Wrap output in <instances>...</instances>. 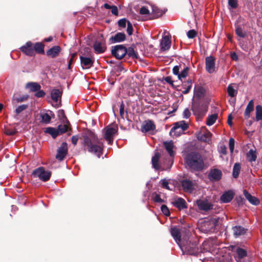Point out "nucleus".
<instances>
[{"mask_svg": "<svg viewBox=\"0 0 262 262\" xmlns=\"http://www.w3.org/2000/svg\"><path fill=\"white\" fill-rule=\"evenodd\" d=\"M222 177V172L221 170L214 168L210 170L208 174V179L213 182L220 180Z\"/></svg>", "mask_w": 262, "mask_h": 262, "instance_id": "1a4fd4ad", "label": "nucleus"}, {"mask_svg": "<svg viewBox=\"0 0 262 262\" xmlns=\"http://www.w3.org/2000/svg\"><path fill=\"white\" fill-rule=\"evenodd\" d=\"M217 118V114H214L209 115L207 118L206 124L209 126L213 125L216 120Z\"/></svg>", "mask_w": 262, "mask_h": 262, "instance_id": "c9c22d12", "label": "nucleus"}, {"mask_svg": "<svg viewBox=\"0 0 262 262\" xmlns=\"http://www.w3.org/2000/svg\"><path fill=\"white\" fill-rule=\"evenodd\" d=\"M192 110L195 114L201 115L203 113V111L200 110L199 106L195 103L192 105Z\"/></svg>", "mask_w": 262, "mask_h": 262, "instance_id": "c03bdc74", "label": "nucleus"}, {"mask_svg": "<svg viewBox=\"0 0 262 262\" xmlns=\"http://www.w3.org/2000/svg\"><path fill=\"white\" fill-rule=\"evenodd\" d=\"M234 193L232 190L225 191L220 197V200L222 203H227L230 202L233 198Z\"/></svg>", "mask_w": 262, "mask_h": 262, "instance_id": "dca6fc26", "label": "nucleus"}, {"mask_svg": "<svg viewBox=\"0 0 262 262\" xmlns=\"http://www.w3.org/2000/svg\"><path fill=\"white\" fill-rule=\"evenodd\" d=\"M172 204L174 206L178 208L180 210L187 208L186 201L181 198H179L174 199Z\"/></svg>", "mask_w": 262, "mask_h": 262, "instance_id": "412c9836", "label": "nucleus"}, {"mask_svg": "<svg viewBox=\"0 0 262 262\" xmlns=\"http://www.w3.org/2000/svg\"><path fill=\"white\" fill-rule=\"evenodd\" d=\"M127 53L126 55H127L129 57H132L133 58H137V54L133 48L130 47L127 49Z\"/></svg>", "mask_w": 262, "mask_h": 262, "instance_id": "a19ab883", "label": "nucleus"}, {"mask_svg": "<svg viewBox=\"0 0 262 262\" xmlns=\"http://www.w3.org/2000/svg\"><path fill=\"white\" fill-rule=\"evenodd\" d=\"M191 113L188 108H185L183 112V115L184 118H188L190 116Z\"/></svg>", "mask_w": 262, "mask_h": 262, "instance_id": "6e6d98bb", "label": "nucleus"}, {"mask_svg": "<svg viewBox=\"0 0 262 262\" xmlns=\"http://www.w3.org/2000/svg\"><path fill=\"white\" fill-rule=\"evenodd\" d=\"M220 152L223 155H226L227 153L226 147L224 145H222L220 148Z\"/></svg>", "mask_w": 262, "mask_h": 262, "instance_id": "0e129e2a", "label": "nucleus"}, {"mask_svg": "<svg viewBox=\"0 0 262 262\" xmlns=\"http://www.w3.org/2000/svg\"><path fill=\"white\" fill-rule=\"evenodd\" d=\"M189 68L185 67L179 75L178 78L180 80H182L183 78H186L188 74Z\"/></svg>", "mask_w": 262, "mask_h": 262, "instance_id": "ea45409f", "label": "nucleus"}, {"mask_svg": "<svg viewBox=\"0 0 262 262\" xmlns=\"http://www.w3.org/2000/svg\"><path fill=\"white\" fill-rule=\"evenodd\" d=\"M247 158L248 161L250 162H255L257 158V154L255 150L250 149L247 153Z\"/></svg>", "mask_w": 262, "mask_h": 262, "instance_id": "2f4dec72", "label": "nucleus"}, {"mask_svg": "<svg viewBox=\"0 0 262 262\" xmlns=\"http://www.w3.org/2000/svg\"><path fill=\"white\" fill-rule=\"evenodd\" d=\"M78 140V136H74L72 138V142L74 145H76Z\"/></svg>", "mask_w": 262, "mask_h": 262, "instance_id": "69168bd1", "label": "nucleus"}, {"mask_svg": "<svg viewBox=\"0 0 262 262\" xmlns=\"http://www.w3.org/2000/svg\"><path fill=\"white\" fill-rule=\"evenodd\" d=\"M133 28L132 24L128 21L127 23V32L129 35H130L133 33Z\"/></svg>", "mask_w": 262, "mask_h": 262, "instance_id": "5fc2aeb1", "label": "nucleus"}, {"mask_svg": "<svg viewBox=\"0 0 262 262\" xmlns=\"http://www.w3.org/2000/svg\"><path fill=\"white\" fill-rule=\"evenodd\" d=\"M50 114L46 112H40V122L45 124H48L50 122L51 120V115L52 114L51 111L49 112Z\"/></svg>", "mask_w": 262, "mask_h": 262, "instance_id": "5701e85b", "label": "nucleus"}, {"mask_svg": "<svg viewBox=\"0 0 262 262\" xmlns=\"http://www.w3.org/2000/svg\"><path fill=\"white\" fill-rule=\"evenodd\" d=\"M241 170V165L238 163H236L233 168L232 175L234 178H237Z\"/></svg>", "mask_w": 262, "mask_h": 262, "instance_id": "e433bc0d", "label": "nucleus"}, {"mask_svg": "<svg viewBox=\"0 0 262 262\" xmlns=\"http://www.w3.org/2000/svg\"><path fill=\"white\" fill-rule=\"evenodd\" d=\"M119 112H120V115L121 116H123V115H124V104H123V103H122L120 105V109H119Z\"/></svg>", "mask_w": 262, "mask_h": 262, "instance_id": "338daca9", "label": "nucleus"}, {"mask_svg": "<svg viewBox=\"0 0 262 262\" xmlns=\"http://www.w3.org/2000/svg\"><path fill=\"white\" fill-rule=\"evenodd\" d=\"M68 125L66 124H61L58 125L57 129L58 130L59 134L66 133L68 130Z\"/></svg>", "mask_w": 262, "mask_h": 262, "instance_id": "79ce46f5", "label": "nucleus"}, {"mask_svg": "<svg viewBox=\"0 0 262 262\" xmlns=\"http://www.w3.org/2000/svg\"><path fill=\"white\" fill-rule=\"evenodd\" d=\"M126 38L125 35L124 33H118L114 36L111 37L110 40L112 42L115 43L124 41Z\"/></svg>", "mask_w": 262, "mask_h": 262, "instance_id": "a878e982", "label": "nucleus"}, {"mask_svg": "<svg viewBox=\"0 0 262 262\" xmlns=\"http://www.w3.org/2000/svg\"><path fill=\"white\" fill-rule=\"evenodd\" d=\"M245 198L252 205H257L259 203V200L255 197L252 196L246 190L243 191Z\"/></svg>", "mask_w": 262, "mask_h": 262, "instance_id": "cd10ccee", "label": "nucleus"}, {"mask_svg": "<svg viewBox=\"0 0 262 262\" xmlns=\"http://www.w3.org/2000/svg\"><path fill=\"white\" fill-rule=\"evenodd\" d=\"M35 95L38 98L43 97L45 95V93L43 91L40 89L38 91L35 92Z\"/></svg>", "mask_w": 262, "mask_h": 262, "instance_id": "4d7b16f0", "label": "nucleus"}, {"mask_svg": "<svg viewBox=\"0 0 262 262\" xmlns=\"http://www.w3.org/2000/svg\"><path fill=\"white\" fill-rule=\"evenodd\" d=\"M254 110V102L253 100H251L246 108L244 113V116L245 119H248L250 117V113L251 112H252Z\"/></svg>", "mask_w": 262, "mask_h": 262, "instance_id": "c85d7f7f", "label": "nucleus"}, {"mask_svg": "<svg viewBox=\"0 0 262 262\" xmlns=\"http://www.w3.org/2000/svg\"><path fill=\"white\" fill-rule=\"evenodd\" d=\"M196 204L201 210L207 211L213 208V205L206 200H197Z\"/></svg>", "mask_w": 262, "mask_h": 262, "instance_id": "9d476101", "label": "nucleus"}, {"mask_svg": "<svg viewBox=\"0 0 262 262\" xmlns=\"http://www.w3.org/2000/svg\"><path fill=\"white\" fill-rule=\"evenodd\" d=\"M186 252L190 255H195L198 253V248L196 243H190L185 247Z\"/></svg>", "mask_w": 262, "mask_h": 262, "instance_id": "aec40b11", "label": "nucleus"}, {"mask_svg": "<svg viewBox=\"0 0 262 262\" xmlns=\"http://www.w3.org/2000/svg\"><path fill=\"white\" fill-rule=\"evenodd\" d=\"M227 93L229 96L231 97H234L236 96L237 91L234 88L232 84H229L227 87Z\"/></svg>", "mask_w": 262, "mask_h": 262, "instance_id": "f704fd0d", "label": "nucleus"}, {"mask_svg": "<svg viewBox=\"0 0 262 262\" xmlns=\"http://www.w3.org/2000/svg\"><path fill=\"white\" fill-rule=\"evenodd\" d=\"M187 165L192 169L200 171L204 167V162L202 156L198 152L192 151L184 155Z\"/></svg>", "mask_w": 262, "mask_h": 262, "instance_id": "f03ea898", "label": "nucleus"}, {"mask_svg": "<svg viewBox=\"0 0 262 262\" xmlns=\"http://www.w3.org/2000/svg\"><path fill=\"white\" fill-rule=\"evenodd\" d=\"M195 185V182L188 179H185L182 181V186L185 191L191 192Z\"/></svg>", "mask_w": 262, "mask_h": 262, "instance_id": "ddd939ff", "label": "nucleus"}, {"mask_svg": "<svg viewBox=\"0 0 262 262\" xmlns=\"http://www.w3.org/2000/svg\"><path fill=\"white\" fill-rule=\"evenodd\" d=\"M206 70L209 73H212L215 71V58L210 56L206 58Z\"/></svg>", "mask_w": 262, "mask_h": 262, "instance_id": "9b49d317", "label": "nucleus"}, {"mask_svg": "<svg viewBox=\"0 0 262 262\" xmlns=\"http://www.w3.org/2000/svg\"><path fill=\"white\" fill-rule=\"evenodd\" d=\"M188 127V124L184 121H179L173 124V126L170 132V134L171 136H179L183 134Z\"/></svg>", "mask_w": 262, "mask_h": 262, "instance_id": "7ed1b4c3", "label": "nucleus"}, {"mask_svg": "<svg viewBox=\"0 0 262 262\" xmlns=\"http://www.w3.org/2000/svg\"><path fill=\"white\" fill-rule=\"evenodd\" d=\"M118 130V128L116 126H108L105 129V139L107 141L108 144L112 142V139L114 136L116 134Z\"/></svg>", "mask_w": 262, "mask_h": 262, "instance_id": "423d86ee", "label": "nucleus"}, {"mask_svg": "<svg viewBox=\"0 0 262 262\" xmlns=\"http://www.w3.org/2000/svg\"><path fill=\"white\" fill-rule=\"evenodd\" d=\"M152 197L154 202L156 203H161L164 202V200L162 199L160 197V195L157 193H154L152 194Z\"/></svg>", "mask_w": 262, "mask_h": 262, "instance_id": "37998d69", "label": "nucleus"}, {"mask_svg": "<svg viewBox=\"0 0 262 262\" xmlns=\"http://www.w3.org/2000/svg\"><path fill=\"white\" fill-rule=\"evenodd\" d=\"M112 54L117 59L123 58L127 53V48L123 45H116L112 47Z\"/></svg>", "mask_w": 262, "mask_h": 262, "instance_id": "20e7f679", "label": "nucleus"}, {"mask_svg": "<svg viewBox=\"0 0 262 262\" xmlns=\"http://www.w3.org/2000/svg\"><path fill=\"white\" fill-rule=\"evenodd\" d=\"M256 120L257 121L262 120V106L260 105L256 106Z\"/></svg>", "mask_w": 262, "mask_h": 262, "instance_id": "4c0bfd02", "label": "nucleus"}, {"mask_svg": "<svg viewBox=\"0 0 262 262\" xmlns=\"http://www.w3.org/2000/svg\"><path fill=\"white\" fill-rule=\"evenodd\" d=\"M61 92L58 89H53L51 91V98L54 102L57 103L59 98L61 96ZM55 106L58 107L57 104H55Z\"/></svg>", "mask_w": 262, "mask_h": 262, "instance_id": "b1692460", "label": "nucleus"}, {"mask_svg": "<svg viewBox=\"0 0 262 262\" xmlns=\"http://www.w3.org/2000/svg\"><path fill=\"white\" fill-rule=\"evenodd\" d=\"M162 185L163 188H166L167 189H170L168 186V182L166 180H162L161 181Z\"/></svg>", "mask_w": 262, "mask_h": 262, "instance_id": "052dcab7", "label": "nucleus"}, {"mask_svg": "<svg viewBox=\"0 0 262 262\" xmlns=\"http://www.w3.org/2000/svg\"><path fill=\"white\" fill-rule=\"evenodd\" d=\"M58 116L60 119H64L66 118L64 112L62 110H60L58 111Z\"/></svg>", "mask_w": 262, "mask_h": 262, "instance_id": "680f3d73", "label": "nucleus"}, {"mask_svg": "<svg viewBox=\"0 0 262 262\" xmlns=\"http://www.w3.org/2000/svg\"><path fill=\"white\" fill-rule=\"evenodd\" d=\"M93 47L96 53H102L105 51V46L104 45L98 41L95 42Z\"/></svg>", "mask_w": 262, "mask_h": 262, "instance_id": "c756f323", "label": "nucleus"}, {"mask_svg": "<svg viewBox=\"0 0 262 262\" xmlns=\"http://www.w3.org/2000/svg\"><path fill=\"white\" fill-rule=\"evenodd\" d=\"M171 46V41L168 36H164L160 42L161 50L163 51L168 50Z\"/></svg>", "mask_w": 262, "mask_h": 262, "instance_id": "6ab92c4d", "label": "nucleus"}, {"mask_svg": "<svg viewBox=\"0 0 262 262\" xmlns=\"http://www.w3.org/2000/svg\"><path fill=\"white\" fill-rule=\"evenodd\" d=\"M234 234L236 236L244 235L246 232V229L241 226H235L233 228Z\"/></svg>", "mask_w": 262, "mask_h": 262, "instance_id": "7c9ffc66", "label": "nucleus"}, {"mask_svg": "<svg viewBox=\"0 0 262 262\" xmlns=\"http://www.w3.org/2000/svg\"><path fill=\"white\" fill-rule=\"evenodd\" d=\"M156 129V126L154 123L150 120L145 121L141 126V132L147 133L150 131H153Z\"/></svg>", "mask_w": 262, "mask_h": 262, "instance_id": "f8f14e48", "label": "nucleus"}, {"mask_svg": "<svg viewBox=\"0 0 262 262\" xmlns=\"http://www.w3.org/2000/svg\"><path fill=\"white\" fill-rule=\"evenodd\" d=\"M84 146L89 152L95 154L100 158L102 154L103 143L101 139L92 133L84 137Z\"/></svg>", "mask_w": 262, "mask_h": 262, "instance_id": "f257e3e1", "label": "nucleus"}, {"mask_svg": "<svg viewBox=\"0 0 262 262\" xmlns=\"http://www.w3.org/2000/svg\"><path fill=\"white\" fill-rule=\"evenodd\" d=\"M68 153V144L66 142H63L57 150L56 158L59 161H62L65 158Z\"/></svg>", "mask_w": 262, "mask_h": 262, "instance_id": "6e6552de", "label": "nucleus"}, {"mask_svg": "<svg viewBox=\"0 0 262 262\" xmlns=\"http://www.w3.org/2000/svg\"><path fill=\"white\" fill-rule=\"evenodd\" d=\"M170 232L176 243L179 245L181 249L183 250V247L180 244L181 233L180 229L176 227H174L171 228Z\"/></svg>", "mask_w": 262, "mask_h": 262, "instance_id": "4468645a", "label": "nucleus"}, {"mask_svg": "<svg viewBox=\"0 0 262 262\" xmlns=\"http://www.w3.org/2000/svg\"><path fill=\"white\" fill-rule=\"evenodd\" d=\"M236 253L237 254L236 261L237 262H244L243 258L247 256V251L245 249L238 247L236 249Z\"/></svg>", "mask_w": 262, "mask_h": 262, "instance_id": "bb28decb", "label": "nucleus"}, {"mask_svg": "<svg viewBox=\"0 0 262 262\" xmlns=\"http://www.w3.org/2000/svg\"><path fill=\"white\" fill-rule=\"evenodd\" d=\"M81 67L83 69H89L93 64L94 60L91 58L80 56Z\"/></svg>", "mask_w": 262, "mask_h": 262, "instance_id": "a211bd4d", "label": "nucleus"}, {"mask_svg": "<svg viewBox=\"0 0 262 262\" xmlns=\"http://www.w3.org/2000/svg\"><path fill=\"white\" fill-rule=\"evenodd\" d=\"M161 158V155L158 151H156L155 155L151 159L152 167L156 169H160L159 159Z\"/></svg>", "mask_w": 262, "mask_h": 262, "instance_id": "393cba45", "label": "nucleus"}, {"mask_svg": "<svg viewBox=\"0 0 262 262\" xmlns=\"http://www.w3.org/2000/svg\"><path fill=\"white\" fill-rule=\"evenodd\" d=\"M60 50V47L55 46L47 51V55L51 58H55L58 56Z\"/></svg>", "mask_w": 262, "mask_h": 262, "instance_id": "4be33fe9", "label": "nucleus"}, {"mask_svg": "<svg viewBox=\"0 0 262 262\" xmlns=\"http://www.w3.org/2000/svg\"><path fill=\"white\" fill-rule=\"evenodd\" d=\"M192 81L191 80H188L187 82V88L183 91L184 94H187L191 88Z\"/></svg>", "mask_w": 262, "mask_h": 262, "instance_id": "8fccbe9b", "label": "nucleus"}, {"mask_svg": "<svg viewBox=\"0 0 262 262\" xmlns=\"http://www.w3.org/2000/svg\"><path fill=\"white\" fill-rule=\"evenodd\" d=\"M21 52L25 55L29 56L35 55V50H34L33 43L31 41L27 42L24 46L20 48Z\"/></svg>", "mask_w": 262, "mask_h": 262, "instance_id": "0eeeda50", "label": "nucleus"}, {"mask_svg": "<svg viewBox=\"0 0 262 262\" xmlns=\"http://www.w3.org/2000/svg\"><path fill=\"white\" fill-rule=\"evenodd\" d=\"M126 19L125 18L121 19L118 21V25L120 27L124 28L126 26Z\"/></svg>", "mask_w": 262, "mask_h": 262, "instance_id": "bf43d9fd", "label": "nucleus"}, {"mask_svg": "<svg viewBox=\"0 0 262 262\" xmlns=\"http://www.w3.org/2000/svg\"><path fill=\"white\" fill-rule=\"evenodd\" d=\"M196 35V32L194 30H190L187 33V37L189 38H193Z\"/></svg>", "mask_w": 262, "mask_h": 262, "instance_id": "09e8293b", "label": "nucleus"}, {"mask_svg": "<svg viewBox=\"0 0 262 262\" xmlns=\"http://www.w3.org/2000/svg\"><path fill=\"white\" fill-rule=\"evenodd\" d=\"M228 4L232 8H236L237 7V0H228Z\"/></svg>", "mask_w": 262, "mask_h": 262, "instance_id": "de8ad7c7", "label": "nucleus"}, {"mask_svg": "<svg viewBox=\"0 0 262 262\" xmlns=\"http://www.w3.org/2000/svg\"><path fill=\"white\" fill-rule=\"evenodd\" d=\"M140 13L143 15H147L149 14V10L145 6H143L141 8L140 10Z\"/></svg>", "mask_w": 262, "mask_h": 262, "instance_id": "3c124183", "label": "nucleus"}, {"mask_svg": "<svg viewBox=\"0 0 262 262\" xmlns=\"http://www.w3.org/2000/svg\"><path fill=\"white\" fill-rule=\"evenodd\" d=\"M34 50H35V54L36 53L42 54L44 53V46L40 42H36L33 44Z\"/></svg>", "mask_w": 262, "mask_h": 262, "instance_id": "72a5a7b5", "label": "nucleus"}, {"mask_svg": "<svg viewBox=\"0 0 262 262\" xmlns=\"http://www.w3.org/2000/svg\"><path fill=\"white\" fill-rule=\"evenodd\" d=\"M236 34L239 37H243L245 33L243 32V30L240 27H237L235 30Z\"/></svg>", "mask_w": 262, "mask_h": 262, "instance_id": "864d4df0", "label": "nucleus"}, {"mask_svg": "<svg viewBox=\"0 0 262 262\" xmlns=\"http://www.w3.org/2000/svg\"><path fill=\"white\" fill-rule=\"evenodd\" d=\"M32 175L34 177H38L42 181L46 182L50 179L51 172L49 171H46L43 167H40L33 171Z\"/></svg>", "mask_w": 262, "mask_h": 262, "instance_id": "39448f33", "label": "nucleus"}, {"mask_svg": "<svg viewBox=\"0 0 262 262\" xmlns=\"http://www.w3.org/2000/svg\"><path fill=\"white\" fill-rule=\"evenodd\" d=\"M180 68V66H176L173 68V69H172L173 74L177 75L178 77L179 76V75L180 74V72H179Z\"/></svg>", "mask_w": 262, "mask_h": 262, "instance_id": "13d9d810", "label": "nucleus"}, {"mask_svg": "<svg viewBox=\"0 0 262 262\" xmlns=\"http://www.w3.org/2000/svg\"><path fill=\"white\" fill-rule=\"evenodd\" d=\"M112 13L114 15H117L118 14V8L115 6H112L111 8Z\"/></svg>", "mask_w": 262, "mask_h": 262, "instance_id": "e2e57ef3", "label": "nucleus"}, {"mask_svg": "<svg viewBox=\"0 0 262 262\" xmlns=\"http://www.w3.org/2000/svg\"><path fill=\"white\" fill-rule=\"evenodd\" d=\"M161 209L162 212L166 216H168L170 215V212L168 208V207L165 205H162L161 207Z\"/></svg>", "mask_w": 262, "mask_h": 262, "instance_id": "a18cd8bd", "label": "nucleus"}, {"mask_svg": "<svg viewBox=\"0 0 262 262\" xmlns=\"http://www.w3.org/2000/svg\"><path fill=\"white\" fill-rule=\"evenodd\" d=\"M46 132L50 134L54 138H56L59 135L58 129L53 127L47 128Z\"/></svg>", "mask_w": 262, "mask_h": 262, "instance_id": "58836bf2", "label": "nucleus"}, {"mask_svg": "<svg viewBox=\"0 0 262 262\" xmlns=\"http://www.w3.org/2000/svg\"><path fill=\"white\" fill-rule=\"evenodd\" d=\"M26 86L27 88H29L31 91L34 92L38 91L41 88L40 85L36 82L28 83Z\"/></svg>", "mask_w": 262, "mask_h": 262, "instance_id": "473e14b6", "label": "nucleus"}, {"mask_svg": "<svg viewBox=\"0 0 262 262\" xmlns=\"http://www.w3.org/2000/svg\"><path fill=\"white\" fill-rule=\"evenodd\" d=\"M27 107V106L26 105H25V104H23V105H21L19 106H18L16 110H15V112L16 114H19L20 113H21L22 111H23L24 110H25L26 108Z\"/></svg>", "mask_w": 262, "mask_h": 262, "instance_id": "603ef678", "label": "nucleus"}, {"mask_svg": "<svg viewBox=\"0 0 262 262\" xmlns=\"http://www.w3.org/2000/svg\"><path fill=\"white\" fill-rule=\"evenodd\" d=\"M232 117H231V115H229L228 118V124L230 126H231L232 124Z\"/></svg>", "mask_w": 262, "mask_h": 262, "instance_id": "774afa93", "label": "nucleus"}, {"mask_svg": "<svg viewBox=\"0 0 262 262\" xmlns=\"http://www.w3.org/2000/svg\"><path fill=\"white\" fill-rule=\"evenodd\" d=\"M212 134L207 130L205 127H203L202 132L200 135L198 136V139L203 142H209L211 140Z\"/></svg>", "mask_w": 262, "mask_h": 262, "instance_id": "2eb2a0df", "label": "nucleus"}, {"mask_svg": "<svg viewBox=\"0 0 262 262\" xmlns=\"http://www.w3.org/2000/svg\"><path fill=\"white\" fill-rule=\"evenodd\" d=\"M229 149L231 153H232L234 148V140L233 138H230L229 141Z\"/></svg>", "mask_w": 262, "mask_h": 262, "instance_id": "49530a36", "label": "nucleus"}, {"mask_svg": "<svg viewBox=\"0 0 262 262\" xmlns=\"http://www.w3.org/2000/svg\"><path fill=\"white\" fill-rule=\"evenodd\" d=\"M163 145L170 158L173 157L175 155V151L174 150V146L173 142L171 141L164 142Z\"/></svg>", "mask_w": 262, "mask_h": 262, "instance_id": "f3484780", "label": "nucleus"}]
</instances>
